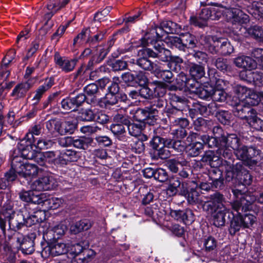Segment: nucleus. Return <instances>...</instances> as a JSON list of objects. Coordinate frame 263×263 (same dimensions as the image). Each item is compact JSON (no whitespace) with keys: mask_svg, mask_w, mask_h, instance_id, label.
<instances>
[{"mask_svg":"<svg viewBox=\"0 0 263 263\" xmlns=\"http://www.w3.org/2000/svg\"><path fill=\"white\" fill-rule=\"evenodd\" d=\"M34 153V151H32L31 141L26 139L21 140L17 148L12 152L13 168L15 169L17 175L28 181L36 176L40 171L35 165L24 162V159L35 158ZM42 157V155L39 153L36 155L35 159Z\"/></svg>","mask_w":263,"mask_h":263,"instance_id":"1","label":"nucleus"},{"mask_svg":"<svg viewBox=\"0 0 263 263\" xmlns=\"http://www.w3.org/2000/svg\"><path fill=\"white\" fill-rule=\"evenodd\" d=\"M225 166L226 178L228 181L237 179L245 185H249L252 182V177L249 171L242 167L240 163L232 165L226 162Z\"/></svg>","mask_w":263,"mask_h":263,"instance_id":"2","label":"nucleus"},{"mask_svg":"<svg viewBox=\"0 0 263 263\" xmlns=\"http://www.w3.org/2000/svg\"><path fill=\"white\" fill-rule=\"evenodd\" d=\"M222 14L219 8H204L200 13L199 16H192L190 17V23L196 26L202 27L207 25L208 20H218Z\"/></svg>","mask_w":263,"mask_h":263,"instance_id":"3","label":"nucleus"},{"mask_svg":"<svg viewBox=\"0 0 263 263\" xmlns=\"http://www.w3.org/2000/svg\"><path fill=\"white\" fill-rule=\"evenodd\" d=\"M164 42L168 46L177 48L180 50H184L185 48H192L196 46L195 37L189 33L181 37L169 36Z\"/></svg>","mask_w":263,"mask_h":263,"instance_id":"4","label":"nucleus"},{"mask_svg":"<svg viewBox=\"0 0 263 263\" xmlns=\"http://www.w3.org/2000/svg\"><path fill=\"white\" fill-rule=\"evenodd\" d=\"M152 44L154 45V48L156 51H154L151 49L145 48L141 51L144 54H147L149 57L153 58H158L163 62H167L170 61L171 53L169 50L166 49L164 47L163 42L157 39L155 43H153V41H150Z\"/></svg>","mask_w":263,"mask_h":263,"instance_id":"5","label":"nucleus"},{"mask_svg":"<svg viewBox=\"0 0 263 263\" xmlns=\"http://www.w3.org/2000/svg\"><path fill=\"white\" fill-rule=\"evenodd\" d=\"M234 195L237 198L235 201H238L241 212L249 211L252 209L251 206L256 200V197L250 192L243 193L237 189L232 190Z\"/></svg>","mask_w":263,"mask_h":263,"instance_id":"6","label":"nucleus"},{"mask_svg":"<svg viewBox=\"0 0 263 263\" xmlns=\"http://www.w3.org/2000/svg\"><path fill=\"white\" fill-rule=\"evenodd\" d=\"M67 244L57 241L48 243L42 251L45 257L56 256L66 254L68 252Z\"/></svg>","mask_w":263,"mask_h":263,"instance_id":"7","label":"nucleus"},{"mask_svg":"<svg viewBox=\"0 0 263 263\" xmlns=\"http://www.w3.org/2000/svg\"><path fill=\"white\" fill-rule=\"evenodd\" d=\"M60 142L63 146L73 145L76 148L85 149L91 144L92 139L87 137L78 138L66 137L61 139Z\"/></svg>","mask_w":263,"mask_h":263,"instance_id":"8","label":"nucleus"},{"mask_svg":"<svg viewBox=\"0 0 263 263\" xmlns=\"http://www.w3.org/2000/svg\"><path fill=\"white\" fill-rule=\"evenodd\" d=\"M157 110L153 107H146L144 109H138L133 117L138 122L152 124L156 120Z\"/></svg>","mask_w":263,"mask_h":263,"instance_id":"9","label":"nucleus"},{"mask_svg":"<svg viewBox=\"0 0 263 263\" xmlns=\"http://www.w3.org/2000/svg\"><path fill=\"white\" fill-rule=\"evenodd\" d=\"M54 178L49 175H45L33 181L30 184V187L37 191H47L55 186Z\"/></svg>","mask_w":263,"mask_h":263,"instance_id":"10","label":"nucleus"},{"mask_svg":"<svg viewBox=\"0 0 263 263\" xmlns=\"http://www.w3.org/2000/svg\"><path fill=\"white\" fill-rule=\"evenodd\" d=\"M202 201L198 204L202 206L204 211L212 212L217 209V205L222 203V196L219 193H215L210 197L204 196L202 199Z\"/></svg>","mask_w":263,"mask_h":263,"instance_id":"11","label":"nucleus"},{"mask_svg":"<svg viewBox=\"0 0 263 263\" xmlns=\"http://www.w3.org/2000/svg\"><path fill=\"white\" fill-rule=\"evenodd\" d=\"M19 197L24 202L39 204L45 200L46 193H39L37 191L32 189L21 191L19 193Z\"/></svg>","mask_w":263,"mask_h":263,"instance_id":"12","label":"nucleus"},{"mask_svg":"<svg viewBox=\"0 0 263 263\" xmlns=\"http://www.w3.org/2000/svg\"><path fill=\"white\" fill-rule=\"evenodd\" d=\"M194 139H195V140L197 139H200L203 143L208 144L209 146L210 147H218L219 148L220 147V143L221 140V136L219 137L218 135L210 137L205 135L200 136L197 133H192L187 137V139L189 142L194 141Z\"/></svg>","mask_w":263,"mask_h":263,"instance_id":"13","label":"nucleus"},{"mask_svg":"<svg viewBox=\"0 0 263 263\" xmlns=\"http://www.w3.org/2000/svg\"><path fill=\"white\" fill-rule=\"evenodd\" d=\"M225 14L228 19L231 20L233 23L247 24L249 21V16L237 8L227 9Z\"/></svg>","mask_w":263,"mask_h":263,"instance_id":"14","label":"nucleus"},{"mask_svg":"<svg viewBox=\"0 0 263 263\" xmlns=\"http://www.w3.org/2000/svg\"><path fill=\"white\" fill-rule=\"evenodd\" d=\"M234 153L238 159L242 161H247L258 155L259 151L253 147L239 145Z\"/></svg>","mask_w":263,"mask_h":263,"instance_id":"15","label":"nucleus"},{"mask_svg":"<svg viewBox=\"0 0 263 263\" xmlns=\"http://www.w3.org/2000/svg\"><path fill=\"white\" fill-rule=\"evenodd\" d=\"M246 103L241 102L237 104L234 108L233 112L235 116L240 119L246 120L248 122L251 115L255 114V110L252 108L249 104L246 105Z\"/></svg>","mask_w":263,"mask_h":263,"instance_id":"16","label":"nucleus"},{"mask_svg":"<svg viewBox=\"0 0 263 263\" xmlns=\"http://www.w3.org/2000/svg\"><path fill=\"white\" fill-rule=\"evenodd\" d=\"M233 62L238 68L251 71L257 67V62L249 56H239L234 59Z\"/></svg>","mask_w":263,"mask_h":263,"instance_id":"17","label":"nucleus"},{"mask_svg":"<svg viewBox=\"0 0 263 263\" xmlns=\"http://www.w3.org/2000/svg\"><path fill=\"white\" fill-rule=\"evenodd\" d=\"M232 211L233 215V220L231 223V230H233V233H235L240 230V228L242 226L241 222V207L239 206V203L237 201H234L232 203Z\"/></svg>","mask_w":263,"mask_h":263,"instance_id":"18","label":"nucleus"},{"mask_svg":"<svg viewBox=\"0 0 263 263\" xmlns=\"http://www.w3.org/2000/svg\"><path fill=\"white\" fill-rule=\"evenodd\" d=\"M228 212L229 210L223 204H218L217 209L213 213V224L217 227L224 226L226 215Z\"/></svg>","mask_w":263,"mask_h":263,"instance_id":"19","label":"nucleus"},{"mask_svg":"<svg viewBox=\"0 0 263 263\" xmlns=\"http://www.w3.org/2000/svg\"><path fill=\"white\" fill-rule=\"evenodd\" d=\"M31 87V85L28 82L19 83L14 86L11 96L15 100L24 98Z\"/></svg>","mask_w":263,"mask_h":263,"instance_id":"20","label":"nucleus"},{"mask_svg":"<svg viewBox=\"0 0 263 263\" xmlns=\"http://www.w3.org/2000/svg\"><path fill=\"white\" fill-rule=\"evenodd\" d=\"M70 0H51L49 4L47 5V9L48 12L45 14V18L49 20L53 15L57 12L62 8L64 7Z\"/></svg>","mask_w":263,"mask_h":263,"instance_id":"21","label":"nucleus"},{"mask_svg":"<svg viewBox=\"0 0 263 263\" xmlns=\"http://www.w3.org/2000/svg\"><path fill=\"white\" fill-rule=\"evenodd\" d=\"M178 25L172 21H163L161 24V27L155 30L157 39L160 40L163 36L162 31L166 33H175L177 31Z\"/></svg>","mask_w":263,"mask_h":263,"instance_id":"22","label":"nucleus"},{"mask_svg":"<svg viewBox=\"0 0 263 263\" xmlns=\"http://www.w3.org/2000/svg\"><path fill=\"white\" fill-rule=\"evenodd\" d=\"M54 61L62 70L66 72L72 71L76 65V59H69L64 57L55 56Z\"/></svg>","mask_w":263,"mask_h":263,"instance_id":"23","label":"nucleus"},{"mask_svg":"<svg viewBox=\"0 0 263 263\" xmlns=\"http://www.w3.org/2000/svg\"><path fill=\"white\" fill-rule=\"evenodd\" d=\"M67 246L68 247V252L66 253H67L69 257L74 258L82 252H84V254L89 257L95 255L93 251L91 250H84V248L80 243H76L72 245L67 244Z\"/></svg>","mask_w":263,"mask_h":263,"instance_id":"24","label":"nucleus"},{"mask_svg":"<svg viewBox=\"0 0 263 263\" xmlns=\"http://www.w3.org/2000/svg\"><path fill=\"white\" fill-rule=\"evenodd\" d=\"M248 12L255 18L263 21V3L260 0H255L248 6Z\"/></svg>","mask_w":263,"mask_h":263,"instance_id":"25","label":"nucleus"},{"mask_svg":"<svg viewBox=\"0 0 263 263\" xmlns=\"http://www.w3.org/2000/svg\"><path fill=\"white\" fill-rule=\"evenodd\" d=\"M221 146H228L234 151L239 145V139L235 134H229L227 137L221 136Z\"/></svg>","mask_w":263,"mask_h":263,"instance_id":"26","label":"nucleus"},{"mask_svg":"<svg viewBox=\"0 0 263 263\" xmlns=\"http://www.w3.org/2000/svg\"><path fill=\"white\" fill-rule=\"evenodd\" d=\"M17 173L15 168L12 167V153L11 155V168L7 172L5 176L1 180L0 185L1 188L4 189L8 186L10 182L13 181L16 178Z\"/></svg>","mask_w":263,"mask_h":263,"instance_id":"27","label":"nucleus"},{"mask_svg":"<svg viewBox=\"0 0 263 263\" xmlns=\"http://www.w3.org/2000/svg\"><path fill=\"white\" fill-rule=\"evenodd\" d=\"M15 56V51L13 49H11L3 59L1 66L3 71L1 72V76L4 79H7L10 74V72L9 71H4V69L6 68L10 62L14 59Z\"/></svg>","mask_w":263,"mask_h":263,"instance_id":"28","label":"nucleus"},{"mask_svg":"<svg viewBox=\"0 0 263 263\" xmlns=\"http://www.w3.org/2000/svg\"><path fill=\"white\" fill-rule=\"evenodd\" d=\"M8 239L10 247H7L8 250H10L11 247L19 249L23 243L25 237L22 234L15 232L12 235H8Z\"/></svg>","mask_w":263,"mask_h":263,"instance_id":"29","label":"nucleus"},{"mask_svg":"<svg viewBox=\"0 0 263 263\" xmlns=\"http://www.w3.org/2000/svg\"><path fill=\"white\" fill-rule=\"evenodd\" d=\"M213 90V86L211 85H200L198 89L193 90V93L196 94L201 99H208L211 98Z\"/></svg>","mask_w":263,"mask_h":263,"instance_id":"30","label":"nucleus"},{"mask_svg":"<svg viewBox=\"0 0 263 263\" xmlns=\"http://www.w3.org/2000/svg\"><path fill=\"white\" fill-rule=\"evenodd\" d=\"M199 140L197 139L196 140L194 139L193 142H189L186 139L188 142L187 147L189 154L193 157L198 156L203 149V144L199 141Z\"/></svg>","mask_w":263,"mask_h":263,"instance_id":"31","label":"nucleus"},{"mask_svg":"<svg viewBox=\"0 0 263 263\" xmlns=\"http://www.w3.org/2000/svg\"><path fill=\"white\" fill-rule=\"evenodd\" d=\"M77 153L75 151L66 149L60 153L59 161L62 164H66L68 162H73L77 159Z\"/></svg>","mask_w":263,"mask_h":263,"instance_id":"32","label":"nucleus"},{"mask_svg":"<svg viewBox=\"0 0 263 263\" xmlns=\"http://www.w3.org/2000/svg\"><path fill=\"white\" fill-rule=\"evenodd\" d=\"M91 227V224L88 220H81L73 223L70 226V231L73 234H77L82 231L87 230Z\"/></svg>","mask_w":263,"mask_h":263,"instance_id":"33","label":"nucleus"},{"mask_svg":"<svg viewBox=\"0 0 263 263\" xmlns=\"http://www.w3.org/2000/svg\"><path fill=\"white\" fill-rule=\"evenodd\" d=\"M239 89L240 92L242 93V94L244 93L246 94L248 91L250 92V90H248L246 87L243 86H240ZM248 95H249V97H247V95H245V97H246V103L251 105H257L259 102L260 101V97L259 95V92L258 93L252 92L250 95V92H249Z\"/></svg>","mask_w":263,"mask_h":263,"instance_id":"34","label":"nucleus"},{"mask_svg":"<svg viewBox=\"0 0 263 263\" xmlns=\"http://www.w3.org/2000/svg\"><path fill=\"white\" fill-rule=\"evenodd\" d=\"M63 202V199L57 197L48 198L46 193L45 200L42 203H43L48 209H56L60 207Z\"/></svg>","mask_w":263,"mask_h":263,"instance_id":"35","label":"nucleus"},{"mask_svg":"<svg viewBox=\"0 0 263 263\" xmlns=\"http://www.w3.org/2000/svg\"><path fill=\"white\" fill-rule=\"evenodd\" d=\"M189 72L191 76L194 79H200L205 74L204 67L195 63H191L189 67Z\"/></svg>","mask_w":263,"mask_h":263,"instance_id":"36","label":"nucleus"},{"mask_svg":"<svg viewBox=\"0 0 263 263\" xmlns=\"http://www.w3.org/2000/svg\"><path fill=\"white\" fill-rule=\"evenodd\" d=\"M202 161L209 164L212 167H217L219 163V157L215 155L213 151H209L205 153L202 158Z\"/></svg>","mask_w":263,"mask_h":263,"instance_id":"37","label":"nucleus"},{"mask_svg":"<svg viewBox=\"0 0 263 263\" xmlns=\"http://www.w3.org/2000/svg\"><path fill=\"white\" fill-rule=\"evenodd\" d=\"M214 46L217 47L220 46L221 53L223 55L230 54L233 51V47L230 43L224 39H218L217 41H214Z\"/></svg>","mask_w":263,"mask_h":263,"instance_id":"38","label":"nucleus"},{"mask_svg":"<svg viewBox=\"0 0 263 263\" xmlns=\"http://www.w3.org/2000/svg\"><path fill=\"white\" fill-rule=\"evenodd\" d=\"M60 125V120L58 119H51L46 123V127L48 133L54 137H57L59 135V127Z\"/></svg>","mask_w":263,"mask_h":263,"instance_id":"39","label":"nucleus"},{"mask_svg":"<svg viewBox=\"0 0 263 263\" xmlns=\"http://www.w3.org/2000/svg\"><path fill=\"white\" fill-rule=\"evenodd\" d=\"M144 127L145 125L143 122L130 123L127 126L129 134L134 137L140 136Z\"/></svg>","mask_w":263,"mask_h":263,"instance_id":"40","label":"nucleus"},{"mask_svg":"<svg viewBox=\"0 0 263 263\" xmlns=\"http://www.w3.org/2000/svg\"><path fill=\"white\" fill-rule=\"evenodd\" d=\"M256 111L249 118L248 124L256 130L263 132V120L256 116Z\"/></svg>","mask_w":263,"mask_h":263,"instance_id":"41","label":"nucleus"},{"mask_svg":"<svg viewBox=\"0 0 263 263\" xmlns=\"http://www.w3.org/2000/svg\"><path fill=\"white\" fill-rule=\"evenodd\" d=\"M204 196H200L199 192L193 189L190 190L187 194L188 202L191 204H199L202 201V199Z\"/></svg>","mask_w":263,"mask_h":263,"instance_id":"42","label":"nucleus"},{"mask_svg":"<svg viewBox=\"0 0 263 263\" xmlns=\"http://www.w3.org/2000/svg\"><path fill=\"white\" fill-rule=\"evenodd\" d=\"M33 243L32 240L29 237H25L20 249L22 250L23 253L30 254L34 250Z\"/></svg>","mask_w":263,"mask_h":263,"instance_id":"43","label":"nucleus"},{"mask_svg":"<svg viewBox=\"0 0 263 263\" xmlns=\"http://www.w3.org/2000/svg\"><path fill=\"white\" fill-rule=\"evenodd\" d=\"M248 33L259 42H263V29L259 26H254L248 30Z\"/></svg>","mask_w":263,"mask_h":263,"instance_id":"44","label":"nucleus"},{"mask_svg":"<svg viewBox=\"0 0 263 263\" xmlns=\"http://www.w3.org/2000/svg\"><path fill=\"white\" fill-rule=\"evenodd\" d=\"M137 64L141 68L146 70L155 69L157 66L155 63H152L149 60L145 58L139 59L137 61Z\"/></svg>","mask_w":263,"mask_h":263,"instance_id":"45","label":"nucleus"},{"mask_svg":"<svg viewBox=\"0 0 263 263\" xmlns=\"http://www.w3.org/2000/svg\"><path fill=\"white\" fill-rule=\"evenodd\" d=\"M67 230V226L63 223H60L54 226L51 229L53 238L55 239L60 238L65 234Z\"/></svg>","mask_w":263,"mask_h":263,"instance_id":"46","label":"nucleus"},{"mask_svg":"<svg viewBox=\"0 0 263 263\" xmlns=\"http://www.w3.org/2000/svg\"><path fill=\"white\" fill-rule=\"evenodd\" d=\"M62 107L67 111L76 110L77 108L74 101L72 98H66L61 102Z\"/></svg>","mask_w":263,"mask_h":263,"instance_id":"47","label":"nucleus"},{"mask_svg":"<svg viewBox=\"0 0 263 263\" xmlns=\"http://www.w3.org/2000/svg\"><path fill=\"white\" fill-rule=\"evenodd\" d=\"M45 218V213L43 211H37L34 213L33 214L30 215L27 218V223L29 222V220H31L30 224L34 223L35 222H40Z\"/></svg>","mask_w":263,"mask_h":263,"instance_id":"48","label":"nucleus"},{"mask_svg":"<svg viewBox=\"0 0 263 263\" xmlns=\"http://www.w3.org/2000/svg\"><path fill=\"white\" fill-rule=\"evenodd\" d=\"M211 98L215 101L222 102L225 100L226 94L221 89H216L213 87Z\"/></svg>","mask_w":263,"mask_h":263,"instance_id":"49","label":"nucleus"},{"mask_svg":"<svg viewBox=\"0 0 263 263\" xmlns=\"http://www.w3.org/2000/svg\"><path fill=\"white\" fill-rule=\"evenodd\" d=\"M240 218L242 226L248 228L252 226L256 220V217L252 214H246Z\"/></svg>","mask_w":263,"mask_h":263,"instance_id":"50","label":"nucleus"},{"mask_svg":"<svg viewBox=\"0 0 263 263\" xmlns=\"http://www.w3.org/2000/svg\"><path fill=\"white\" fill-rule=\"evenodd\" d=\"M151 145L153 149L161 151L164 145V140L160 137H155L151 141Z\"/></svg>","mask_w":263,"mask_h":263,"instance_id":"51","label":"nucleus"},{"mask_svg":"<svg viewBox=\"0 0 263 263\" xmlns=\"http://www.w3.org/2000/svg\"><path fill=\"white\" fill-rule=\"evenodd\" d=\"M180 185V182L178 179H173L171 181L170 184L168 186L167 189V194L170 196L175 194L177 192L178 188Z\"/></svg>","mask_w":263,"mask_h":263,"instance_id":"52","label":"nucleus"},{"mask_svg":"<svg viewBox=\"0 0 263 263\" xmlns=\"http://www.w3.org/2000/svg\"><path fill=\"white\" fill-rule=\"evenodd\" d=\"M41 129H42V127L40 125H35L33 126L32 127L31 133H28L26 135V137L24 138H23L22 140L26 139L27 141H30L32 143V141H31V139L33 137V135H34L37 136V135H40V134L41 133ZM31 146H32V149H33V146L32 145V144H31ZM32 151H33V150L32 149Z\"/></svg>","mask_w":263,"mask_h":263,"instance_id":"53","label":"nucleus"},{"mask_svg":"<svg viewBox=\"0 0 263 263\" xmlns=\"http://www.w3.org/2000/svg\"><path fill=\"white\" fill-rule=\"evenodd\" d=\"M53 144V142L50 140H46L44 139H40L34 146L39 149H47L50 147Z\"/></svg>","mask_w":263,"mask_h":263,"instance_id":"54","label":"nucleus"},{"mask_svg":"<svg viewBox=\"0 0 263 263\" xmlns=\"http://www.w3.org/2000/svg\"><path fill=\"white\" fill-rule=\"evenodd\" d=\"M252 56L256 59L259 66L263 70V49L256 48L252 52Z\"/></svg>","mask_w":263,"mask_h":263,"instance_id":"55","label":"nucleus"},{"mask_svg":"<svg viewBox=\"0 0 263 263\" xmlns=\"http://www.w3.org/2000/svg\"><path fill=\"white\" fill-rule=\"evenodd\" d=\"M132 148L137 153H141L145 149L143 142L140 139H135L130 144Z\"/></svg>","mask_w":263,"mask_h":263,"instance_id":"56","label":"nucleus"},{"mask_svg":"<svg viewBox=\"0 0 263 263\" xmlns=\"http://www.w3.org/2000/svg\"><path fill=\"white\" fill-rule=\"evenodd\" d=\"M215 65L217 69L223 71H227L229 68L227 60L222 58H218L216 60Z\"/></svg>","mask_w":263,"mask_h":263,"instance_id":"57","label":"nucleus"},{"mask_svg":"<svg viewBox=\"0 0 263 263\" xmlns=\"http://www.w3.org/2000/svg\"><path fill=\"white\" fill-rule=\"evenodd\" d=\"M108 117L101 111H95L93 120L100 123L105 124L107 122Z\"/></svg>","mask_w":263,"mask_h":263,"instance_id":"58","label":"nucleus"},{"mask_svg":"<svg viewBox=\"0 0 263 263\" xmlns=\"http://www.w3.org/2000/svg\"><path fill=\"white\" fill-rule=\"evenodd\" d=\"M186 163L185 161L180 162L179 160L175 159H171L167 163V165L169 169L173 173H176L178 171V165L181 164V165H184Z\"/></svg>","mask_w":263,"mask_h":263,"instance_id":"59","label":"nucleus"},{"mask_svg":"<svg viewBox=\"0 0 263 263\" xmlns=\"http://www.w3.org/2000/svg\"><path fill=\"white\" fill-rule=\"evenodd\" d=\"M98 87L97 85L94 83H91L87 85L84 88L85 93L88 96H95L98 92Z\"/></svg>","mask_w":263,"mask_h":263,"instance_id":"60","label":"nucleus"},{"mask_svg":"<svg viewBox=\"0 0 263 263\" xmlns=\"http://www.w3.org/2000/svg\"><path fill=\"white\" fill-rule=\"evenodd\" d=\"M218 120L223 124H228L230 119V115L228 111H220L217 114Z\"/></svg>","mask_w":263,"mask_h":263,"instance_id":"61","label":"nucleus"},{"mask_svg":"<svg viewBox=\"0 0 263 263\" xmlns=\"http://www.w3.org/2000/svg\"><path fill=\"white\" fill-rule=\"evenodd\" d=\"M95 110L92 111L91 109H86L84 110L80 116V118L82 120L90 121L94 119Z\"/></svg>","mask_w":263,"mask_h":263,"instance_id":"62","label":"nucleus"},{"mask_svg":"<svg viewBox=\"0 0 263 263\" xmlns=\"http://www.w3.org/2000/svg\"><path fill=\"white\" fill-rule=\"evenodd\" d=\"M204 246L206 251H212L216 247V240L212 237H209L205 239L204 241Z\"/></svg>","mask_w":263,"mask_h":263,"instance_id":"63","label":"nucleus"},{"mask_svg":"<svg viewBox=\"0 0 263 263\" xmlns=\"http://www.w3.org/2000/svg\"><path fill=\"white\" fill-rule=\"evenodd\" d=\"M253 82L256 85H263V73L258 71H255L250 73Z\"/></svg>","mask_w":263,"mask_h":263,"instance_id":"64","label":"nucleus"}]
</instances>
